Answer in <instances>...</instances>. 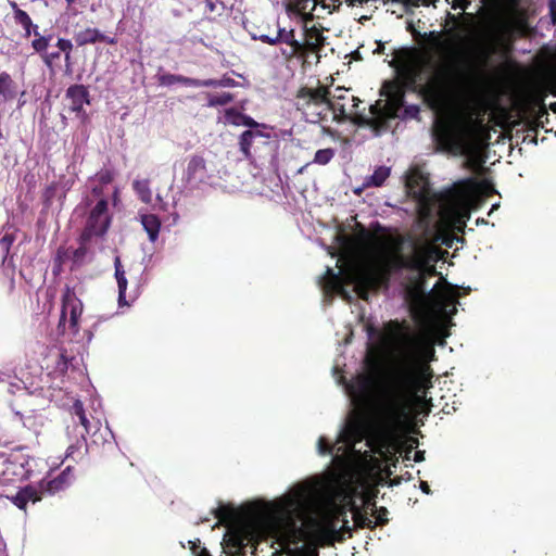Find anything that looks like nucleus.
<instances>
[{"instance_id": "f257e3e1", "label": "nucleus", "mask_w": 556, "mask_h": 556, "mask_svg": "<svg viewBox=\"0 0 556 556\" xmlns=\"http://www.w3.org/2000/svg\"><path fill=\"white\" fill-rule=\"evenodd\" d=\"M396 331V356L389 368L381 389L379 415L389 426H397L407 418L414 402L431 384L429 362L435 351L430 337L409 327L401 328L391 321Z\"/></svg>"}, {"instance_id": "f03ea898", "label": "nucleus", "mask_w": 556, "mask_h": 556, "mask_svg": "<svg viewBox=\"0 0 556 556\" xmlns=\"http://www.w3.org/2000/svg\"><path fill=\"white\" fill-rule=\"evenodd\" d=\"M389 65L396 70L402 85L390 80L383 89L397 104L403 103L406 88L416 92L431 111L442 112L464 96L468 83V73L454 60L438 61L415 47L395 50Z\"/></svg>"}, {"instance_id": "7ed1b4c3", "label": "nucleus", "mask_w": 556, "mask_h": 556, "mask_svg": "<svg viewBox=\"0 0 556 556\" xmlns=\"http://www.w3.org/2000/svg\"><path fill=\"white\" fill-rule=\"evenodd\" d=\"M314 16L307 14L305 17L304 26H302V38L298 39L293 28H278L277 36L270 37L268 35L260 36L263 43L276 46L278 43L286 45L281 49V55L291 61L296 59L301 62L302 67H306L312 63L318 64L320 62V52L326 46L327 38L324 36V27L320 24H312Z\"/></svg>"}, {"instance_id": "20e7f679", "label": "nucleus", "mask_w": 556, "mask_h": 556, "mask_svg": "<svg viewBox=\"0 0 556 556\" xmlns=\"http://www.w3.org/2000/svg\"><path fill=\"white\" fill-rule=\"evenodd\" d=\"M475 109L467 108L453 119H439L433 126V139L441 151L454 154L469 152L471 141L483 127V119Z\"/></svg>"}, {"instance_id": "39448f33", "label": "nucleus", "mask_w": 556, "mask_h": 556, "mask_svg": "<svg viewBox=\"0 0 556 556\" xmlns=\"http://www.w3.org/2000/svg\"><path fill=\"white\" fill-rule=\"evenodd\" d=\"M415 260L418 262L417 268L408 273L402 282L404 299L412 311L424 309L431 292H427V278L435 276L437 268L433 264L434 258L429 245L415 243Z\"/></svg>"}, {"instance_id": "423d86ee", "label": "nucleus", "mask_w": 556, "mask_h": 556, "mask_svg": "<svg viewBox=\"0 0 556 556\" xmlns=\"http://www.w3.org/2000/svg\"><path fill=\"white\" fill-rule=\"evenodd\" d=\"M303 503V490L287 495L282 500L281 514L286 519L285 544L288 547L289 556H319L318 547L321 546L315 536V531L312 534L309 543L299 546L306 538V532L296 523L294 516L300 511Z\"/></svg>"}, {"instance_id": "0eeeda50", "label": "nucleus", "mask_w": 556, "mask_h": 556, "mask_svg": "<svg viewBox=\"0 0 556 556\" xmlns=\"http://www.w3.org/2000/svg\"><path fill=\"white\" fill-rule=\"evenodd\" d=\"M415 243H412V253H396L377 269L364 270L356 277V288L362 299H367L369 291H376L382 286L388 287L390 277L394 273L403 269L413 273V268H417L418 262L415 260Z\"/></svg>"}, {"instance_id": "6e6552de", "label": "nucleus", "mask_w": 556, "mask_h": 556, "mask_svg": "<svg viewBox=\"0 0 556 556\" xmlns=\"http://www.w3.org/2000/svg\"><path fill=\"white\" fill-rule=\"evenodd\" d=\"M528 20L526 15H518L513 20L497 21L489 36V45L480 53L484 63L494 54H509L517 36L526 35Z\"/></svg>"}, {"instance_id": "1a4fd4ad", "label": "nucleus", "mask_w": 556, "mask_h": 556, "mask_svg": "<svg viewBox=\"0 0 556 556\" xmlns=\"http://www.w3.org/2000/svg\"><path fill=\"white\" fill-rule=\"evenodd\" d=\"M75 480L74 469L67 466L58 476L51 479H42L39 482V490L33 485L22 488L14 496L12 503L22 510H26L27 504L41 501L43 494L54 495L68 489Z\"/></svg>"}, {"instance_id": "9d476101", "label": "nucleus", "mask_w": 556, "mask_h": 556, "mask_svg": "<svg viewBox=\"0 0 556 556\" xmlns=\"http://www.w3.org/2000/svg\"><path fill=\"white\" fill-rule=\"evenodd\" d=\"M480 184L475 178H466L445 190L442 199L452 210L458 212L463 219H469L470 205L476 200Z\"/></svg>"}, {"instance_id": "9b49d317", "label": "nucleus", "mask_w": 556, "mask_h": 556, "mask_svg": "<svg viewBox=\"0 0 556 556\" xmlns=\"http://www.w3.org/2000/svg\"><path fill=\"white\" fill-rule=\"evenodd\" d=\"M345 517L344 508H340L333 517H327L321 522L314 521L315 536L320 546H332L336 542L344 541L345 535L352 536V528Z\"/></svg>"}, {"instance_id": "f8f14e48", "label": "nucleus", "mask_w": 556, "mask_h": 556, "mask_svg": "<svg viewBox=\"0 0 556 556\" xmlns=\"http://www.w3.org/2000/svg\"><path fill=\"white\" fill-rule=\"evenodd\" d=\"M111 215L109 213V202L101 198L90 210L85 227L81 231L84 240H91L93 237H103L111 225Z\"/></svg>"}, {"instance_id": "ddd939ff", "label": "nucleus", "mask_w": 556, "mask_h": 556, "mask_svg": "<svg viewBox=\"0 0 556 556\" xmlns=\"http://www.w3.org/2000/svg\"><path fill=\"white\" fill-rule=\"evenodd\" d=\"M84 306L81 301L76 295V292L71 287L66 286L62 295V308L59 320V329L62 328V331H65V326L68 319V329L74 333H78L79 331V319L83 314Z\"/></svg>"}, {"instance_id": "4468645a", "label": "nucleus", "mask_w": 556, "mask_h": 556, "mask_svg": "<svg viewBox=\"0 0 556 556\" xmlns=\"http://www.w3.org/2000/svg\"><path fill=\"white\" fill-rule=\"evenodd\" d=\"M361 100L353 96L349 89L338 87L332 97L329 96L327 106L334 114V118L338 121H352L355 118L356 109Z\"/></svg>"}, {"instance_id": "2eb2a0df", "label": "nucleus", "mask_w": 556, "mask_h": 556, "mask_svg": "<svg viewBox=\"0 0 556 556\" xmlns=\"http://www.w3.org/2000/svg\"><path fill=\"white\" fill-rule=\"evenodd\" d=\"M79 247L74 249L72 247H60L56 251V255L54 258V269L55 274H59L62 270V265L71 262V270L79 268L87 262V257L89 255V243L91 240H84V235L79 236Z\"/></svg>"}, {"instance_id": "dca6fc26", "label": "nucleus", "mask_w": 556, "mask_h": 556, "mask_svg": "<svg viewBox=\"0 0 556 556\" xmlns=\"http://www.w3.org/2000/svg\"><path fill=\"white\" fill-rule=\"evenodd\" d=\"M72 413L77 417V421H74V430L78 432L76 442L67 447V457L75 458V454L84 455L87 453V440L86 435L90 433L91 426L90 421L86 416L84 404L77 400L72 406Z\"/></svg>"}, {"instance_id": "f3484780", "label": "nucleus", "mask_w": 556, "mask_h": 556, "mask_svg": "<svg viewBox=\"0 0 556 556\" xmlns=\"http://www.w3.org/2000/svg\"><path fill=\"white\" fill-rule=\"evenodd\" d=\"M211 177L206 160L202 155L193 154L188 159L182 176V180L188 188L198 189L201 185L206 184Z\"/></svg>"}, {"instance_id": "a211bd4d", "label": "nucleus", "mask_w": 556, "mask_h": 556, "mask_svg": "<svg viewBox=\"0 0 556 556\" xmlns=\"http://www.w3.org/2000/svg\"><path fill=\"white\" fill-rule=\"evenodd\" d=\"M330 91L326 86L317 88L301 87L295 96L296 108L300 111H307L312 106L318 108L328 104Z\"/></svg>"}, {"instance_id": "6ab92c4d", "label": "nucleus", "mask_w": 556, "mask_h": 556, "mask_svg": "<svg viewBox=\"0 0 556 556\" xmlns=\"http://www.w3.org/2000/svg\"><path fill=\"white\" fill-rule=\"evenodd\" d=\"M65 97L70 100V110L76 113V116L81 121H85L87 113L84 105L90 104L88 88L84 85H72L67 88Z\"/></svg>"}, {"instance_id": "aec40b11", "label": "nucleus", "mask_w": 556, "mask_h": 556, "mask_svg": "<svg viewBox=\"0 0 556 556\" xmlns=\"http://www.w3.org/2000/svg\"><path fill=\"white\" fill-rule=\"evenodd\" d=\"M0 442L4 445H10L23 439L25 425L21 417L14 416L2 422Z\"/></svg>"}, {"instance_id": "412c9836", "label": "nucleus", "mask_w": 556, "mask_h": 556, "mask_svg": "<svg viewBox=\"0 0 556 556\" xmlns=\"http://www.w3.org/2000/svg\"><path fill=\"white\" fill-rule=\"evenodd\" d=\"M12 454L0 452V485H5L22 476L24 464L12 459Z\"/></svg>"}, {"instance_id": "4be33fe9", "label": "nucleus", "mask_w": 556, "mask_h": 556, "mask_svg": "<svg viewBox=\"0 0 556 556\" xmlns=\"http://www.w3.org/2000/svg\"><path fill=\"white\" fill-rule=\"evenodd\" d=\"M406 187L413 197L419 201H427L430 193L428 178L418 169H414L406 179Z\"/></svg>"}, {"instance_id": "5701e85b", "label": "nucleus", "mask_w": 556, "mask_h": 556, "mask_svg": "<svg viewBox=\"0 0 556 556\" xmlns=\"http://www.w3.org/2000/svg\"><path fill=\"white\" fill-rule=\"evenodd\" d=\"M371 117H367L364 115H356L353 119V123L358 126H367L371 128L376 134H379L381 130L387 129L388 127V118L386 113L379 108L378 104L370 105Z\"/></svg>"}, {"instance_id": "b1692460", "label": "nucleus", "mask_w": 556, "mask_h": 556, "mask_svg": "<svg viewBox=\"0 0 556 556\" xmlns=\"http://www.w3.org/2000/svg\"><path fill=\"white\" fill-rule=\"evenodd\" d=\"M74 40L78 47L92 45L97 42H104L108 45H115L116 39L102 34L98 28L87 27L74 34Z\"/></svg>"}, {"instance_id": "393cba45", "label": "nucleus", "mask_w": 556, "mask_h": 556, "mask_svg": "<svg viewBox=\"0 0 556 556\" xmlns=\"http://www.w3.org/2000/svg\"><path fill=\"white\" fill-rule=\"evenodd\" d=\"M372 384V376L368 374H358L349 384H346V390L352 396L367 397Z\"/></svg>"}, {"instance_id": "a878e982", "label": "nucleus", "mask_w": 556, "mask_h": 556, "mask_svg": "<svg viewBox=\"0 0 556 556\" xmlns=\"http://www.w3.org/2000/svg\"><path fill=\"white\" fill-rule=\"evenodd\" d=\"M10 5L14 13V21L16 24L21 25L24 29V37L29 38L33 36H39V26L33 23V20L28 15V13L18 8L17 3L12 1Z\"/></svg>"}, {"instance_id": "bb28decb", "label": "nucleus", "mask_w": 556, "mask_h": 556, "mask_svg": "<svg viewBox=\"0 0 556 556\" xmlns=\"http://www.w3.org/2000/svg\"><path fill=\"white\" fill-rule=\"evenodd\" d=\"M225 121L235 126H247L250 128L265 127V125H261L251 116L241 113L236 108H230L225 111Z\"/></svg>"}, {"instance_id": "cd10ccee", "label": "nucleus", "mask_w": 556, "mask_h": 556, "mask_svg": "<svg viewBox=\"0 0 556 556\" xmlns=\"http://www.w3.org/2000/svg\"><path fill=\"white\" fill-rule=\"evenodd\" d=\"M115 277L118 286V303L119 305H130V302L134 301V298H128L126 294L127 290V279L125 276V271L122 267L119 257L115 258Z\"/></svg>"}, {"instance_id": "c85d7f7f", "label": "nucleus", "mask_w": 556, "mask_h": 556, "mask_svg": "<svg viewBox=\"0 0 556 556\" xmlns=\"http://www.w3.org/2000/svg\"><path fill=\"white\" fill-rule=\"evenodd\" d=\"M140 222L143 229L147 231L149 240L155 242L159 238L161 229V220L154 214H141Z\"/></svg>"}, {"instance_id": "c756f323", "label": "nucleus", "mask_w": 556, "mask_h": 556, "mask_svg": "<svg viewBox=\"0 0 556 556\" xmlns=\"http://www.w3.org/2000/svg\"><path fill=\"white\" fill-rule=\"evenodd\" d=\"M200 81L201 79L198 78H191L182 75L177 74H163L159 77V83L162 86H173L175 84H182L188 87H195L200 88Z\"/></svg>"}, {"instance_id": "7c9ffc66", "label": "nucleus", "mask_w": 556, "mask_h": 556, "mask_svg": "<svg viewBox=\"0 0 556 556\" xmlns=\"http://www.w3.org/2000/svg\"><path fill=\"white\" fill-rule=\"evenodd\" d=\"M256 137H267L268 138L269 136L264 135L260 130H252V129L245 130L240 135L239 146H240V151L244 155V157H247V159L251 157V147L253 144V140Z\"/></svg>"}, {"instance_id": "2f4dec72", "label": "nucleus", "mask_w": 556, "mask_h": 556, "mask_svg": "<svg viewBox=\"0 0 556 556\" xmlns=\"http://www.w3.org/2000/svg\"><path fill=\"white\" fill-rule=\"evenodd\" d=\"M0 96L4 101H11L16 97V84L7 72L0 73Z\"/></svg>"}, {"instance_id": "473e14b6", "label": "nucleus", "mask_w": 556, "mask_h": 556, "mask_svg": "<svg viewBox=\"0 0 556 556\" xmlns=\"http://www.w3.org/2000/svg\"><path fill=\"white\" fill-rule=\"evenodd\" d=\"M390 174H391L390 167L379 166L378 168L375 169V172L370 176L366 177L363 185L365 188L381 187L386 182V180L390 177Z\"/></svg>"}, {"instance_id": "72a5a7b5", "label": "nucleus", "mask_w": 556, "mask_h": 556, "mask_svg": "<svg viewBox=\"0 0 556 556\" xmlns=\"http://www.w3.org/2000/svg\"><path fill=\"white\" fill-rule=\"evenodd\" d=\"M352 514H353V520L356 528L359 529H375L374 521L368 517V513L366 510H362L358 506H356L354 503L351 507Z\"/></svg>"}, {"instance_id": "f704fd0d", "label": "nucleus", "mask_w": 556, "mask_h": 556, "mask_svg": "<svg viewBox=\"0 0 556 556\" xmlns=\"http://www.w3.org/2000/svg\"><path fill=\"white\" fill-rule=\"evenodd\" d=\"M407 30H409L414 36H421L434 47H445L450 42L448 40L442 39V33L440 31L432 30L421 35L414 28L412 24H408Z\"/></svg>"}, {"instance_id": "c9c22d12", "label": "nucleus", "mask_w": 556, "mask_h": 556, "mask_svg": "<svg viewBox=\"0 0 556 556\" xmlns=\"http://www.w3.org/2000/svg\"><path fill=\"white\" fill-rule=\"evenodd\" d=\"M132 188L143 203L150 204L152 202V191L148 179L135 180Z\"/></svg>"}, {"instance_id": "e433bc0d", "label": "nucleus", "mask_w": 556, "mask_h": 556, "mask_svg": "<svg viewBox=\"0 0 556 556\" xmlns=\"http://www.w3.org/2000/svg\"><path fill=\"white\" fill-rule=\"evenodd\" d=\"M214 516L220 522L226 523V522L233 521L238 516V511L230 504H226V505L220 504L216 509H214Z\"/></svg>"}, {"instance_id": "4c0bfd02", "label": "nucleus", "mask_w": 556, "mask_h": 556, "mask_svg": "<svg viewBox=\"0 0 556 556\" xmlns=\"http://www.w3.org/2000/svg\"><path fill=\"white\" fill-rule=\"evenodd\" d=\"M235 100V96L230 92H223L220 94H207V106L216 108L231 103Z\"/></svg>"}, {"instance_id": "58836bf2", "label": "nucleus", "mask_w": 556, "mask_h": 556, "mask_svg": "<svg viewBox=\"0 0 556 556\" xmlns=\"http://www.w3.org/2000/svg\"><path fill=\"white\" fill-rule=\"evenodd\" d=\"M56 47L60 51L64 53V61L66 65V72H71V65H72V50H73V43L70 39L65 38H59L56 41Z\"/></svg>"}, {"instance_id": "ea45409f", "label": "nucleus", "mask_w": 556, "mask_h": 556, "mask_svg": "<svg viewBox=\"0 0 556 556\" xmlns=\"http://www.w3.org/2000/svg\"><path fill=\"white\" fill-rule=\"evenodd\" d=\"M236 80L227 75H224L220 79H201L200 87H213V88H219V87H233L236 86Z\"/></svg>"}, {"instance_id": "a19ab883", "label": "nucleus", "mask_w": 556, "mask_h": 556, "mask_svg": "<svg viewBox=\"0 0 556 556\" xmlns=\"http://www.w3.org/2000/svg\"><path fill=\"white\" fill-rule=\"evenodd\" d=\"M34 37L35 38L31 41V48L42 58V55L48 51V47L50 45L51 39L53 38V35L50 34L48 36H42L39 33V36Z\"/></svg>"}, {"instance_id": "79ce46f5", "label": "nucleus", "mask_w": 556, "mask_h": 556, "mask_svg": "<svg viewBox=\"0 0 556 556\" xmlns=\"http://www.w3.org/2000/svg\"><path fill=\"white\" fill-rule=\"evenodd\" d=\"M349 435L355 442H361L365 437L366 425L364 420L354 421L349 426Z\"/></svg>"}, {"instance_id": "37998d69", "label": "nucleus", "mask_w": 556, "mask_h": 556, "mask_svg": "<svg viewBox=\"0 0 556 556\" xmlns=\"http://www.w3.org/2000/svg\"><path fill=\"white\" fill-rule=\"evenodd\" d=\"M15 238L11 233H5L0 240V257L2 264H4L8 260L10 249L14 242Z\"/></svg>"}, {"instance_id": "c03bdc74", "label": "nucleus", "mask_w": 556, "mask_h": 556, "mask_svg": "<svg viewBox=\"0 0 556 556\" xmlns=\"http://www.w3.org/2000/svg\"><path fill=\"white\" fill-rule=\"evenodd\" d=\"M336 152L332 148L320 149L316 151L314 163L318 165H327L334 156Z\"/></svg>"}, {"instance_id": "a18cd8bd", "label": "nucleus", "mask_w": 556, "mask_h": 556, "mask_svg": "<svg viewBox=\"0 0 556 556\" xmlns=\"http://www.w3.org/2000/svg\"><path fill=\"white\" fill-rule=\"evenodd\" d=\"M372 513L371 515L375 517V521H374V525H375V528L377 526H383L386 523H388V509L386 507H377L375 503H372Z\"/></svg>"}, {"instance_id": "49530a36", "label": "nucleus", "mask_w": 556, "mask_h": 556, "mask_svg": "<svg viewBox=\"0 0 556 556\" xmlns=\"http://www.w3.org/2000/svg\"><path fill=\"white\" fill-rule=\"evenodd\" d=\"M544 84L552 94L556 97V66H553L544 73Z\"/></svg>"}, {"instance_id": "de8ad7c7", "label": "nucleus", "mask_w": 556, "mask_h": 556, "mask_svg": "<svg viewBox=\"0 0 556 556\" xmlns=\"http://www.w3.org/2000/svg\"><path fill=\"white\" fill-rule=\"evenodd\" d=\"M61 53H63L62 51H52V52H46L43 55H42V62L45 63V65L51 71L53 72V68H54V65L56 63V61L60 60V56H61Z\"/></svg>"}, {"instance_id": "09e8293b", "label": "nucleus", "mask_w": 556, "mask_h": 556, "mask_svg": "<svg viewBox=\"0 0 556 556\" xmlns=\"http://www.w3.org/2000/svg\"><path fill=\"white\" fill-rule=\"evenodd\" d=\"M309 1L311 0H292V3L290 5V10L303 15V24L305 23V17L308 14L305 12V10ZM309 14L313 16L312 13Z\"/></svg>"}, {"instance_id": "8fccbe9b", "label": "nucleus", "mask_w": 556, "mask_h": 556, "mask_svg": "<svg viewBox=\"0 0 556 556\" xmlns=\"http://www.w3.org/2000/svg\"><path fill=\"white\" fill-rule=\"evenodd\" d=\"M96 179L99 181L100 185H109L114 179V174L110 169H102L96 175Z\"/></svg>"}, {"instance_id": "3c124183", "label": "nucleus", "mask_w": 556, "mask_h": 556, "mask_svg": "<svg viewBox=\"0 0 556 556\" xmlns=\"http://www.w3.org/2000/svg\"><path fill=\"white\" fill-rule=\"evenodd\" d=\"M333 451V446L327 441L326 438L320 437L318 439V452L321 455L331 454Z\"/></svg>"}, {"instance_id": "603ef678", "label": "nucleus", "mask_w": 556, "mask_h": 556, "mask_svg": "<svg viewBox=\"0 0 556 556\" xmlns=\"http://www.w3.org/2000/svg\"><path fill=\"white\" fill-rule=\"evenodd\" d=\"M56 368L58 370H60L62 374L66 372L67 369H68V358L67 356L65 355V353L61 352L58 354V363H56Z\"/></svg>"}, {"instance_id": "864d4df0", "label": "nucleus", "mask_w": 556, "mask_h": 556, "mask_svg": "<svg viewBox=\"0 0 556 556\" xmlns=\"http://www.w3.org/2000/svg\"><path fill=\"white\" fill-rule=\"evenodd\" d=\"M453 10L462 9L463 11L467 10L471 3V0H446Z\"/></svg>"}, {"instance_id": "5fc2aeb1", "label": "nucleus", "mask_w": 556, "mask_h": 556, "mask_svg": "<svg viewBox=\"0 0 556 556\" xmlns=\"http://www.w3.org/2000/svg\"><path fill=\"white\" fill-rule=\"evenodd\" d=\"M205 12H216L218 5L223 8V2L219 0H205Z\"/></svg>"}, {"instance_id": "6e6d98bb", "label": "nucleus", "mask_w": 556, "mask_h": 556, "mask_svg": "<svg viewBox=\"0 0 556 556\" xmlns=\"http://www.w3.org/2000/svg\"><path fill=\"white\" fill-rule=\"evenodd\" d=\"M548 116V112H547V109L545 106V104L541 101L538 103V112H536V118L538 119H541L543 117H546L547 118Z\"/></svg>"}, {"instance_id": "4d7b16f0", "label": "nucleus", "mask_w": 556, "mask_h": 556, "mask_svg": "<svg viewBox=\"0 0 556 556\" xmlns=\"http://www.w3.org/2000/svg\"><path fill=\"white\" fill-rule=\"evenodd\" d=\"M549 15L552 23L556 24V0H548Z\"/></svg>"}, {"instance_id": "13d9d810", "label": "nucleus", "mask_w": 556, "mask_h": 556, "mask_svg": "<svg viewBox=\"0 0 556 556\" xmlns=\"http://www.w3.org/2000/svg\"><path fill=\"white\" fill-rule=\"evenodd\" d=\"M103 186L104 185H100V186H94L91 190L92 194L97 198H100L103 195Z\"/></svg>"}, {"instance_id": "bf43d9fd", "label": "nucleus", "mask_w": 556, "mask_h": 556, "mask_svg": "<svg viewBox=\"0 0 556 556\" xmlns=\"http://www.w3.org/2000/svg\"><path fill=\"white\" fill-rule=\"evenodd\" d=\"M384 43L382 41H377V48L374 50L375 54H383L384 53Z\"/></svg>"}, {"instance_id": "052dcab7", "label": "nucleus", "mask_w": 556, "mask_h": 556, "mask_svg": "<svg viewBox=\"0 0 556 556\" xmlns=\"http://www.w3.org/2000/svg\"><path fill=\"white\" fill-rule=\"evenodd\" d=\"M447 23L457 24L458 23V16L455 14H452L451 12L446 13Z\"/></svg>"}, {"instance_id": "680f3d73", "label": "nucleus", "mask_w": 556, "mask_h": 556, "mask_svg": "<svg viewBox=\"0 0 556 556\" xmlns=\"http://www.w3.org/2000/svg\"><path fill=\"white\" fill-rule=\"evenodd\" d=\"M425 459V451H417L414 456V460L416 463L422 462Z\"/></svg>"}, {"instance_id": "e2e57ef3", "label": "nucleus", "mask_w": 556, "mask_h": 556, "mask_svg": "<svg viewBox=\"0 0 556 556\" xmlns=\"http://www.w3.org/2000/svg\"><path fill=\"white\" fill-rule=\"evenodd\" d=\"M420 488H421V490H422V492H424V493H426V494H429V493H430V486H429V484H428L427 482L421 481V483H420Z\"/></svg>"}, {"instance_id": "0e129e2a", "label": "nucleus", "mask_w": 556, "mask_h": 556, "mask_svg": "<svg viewBox=\"0 0 556 556\" xmlns=\"http://www.w3.org/2000/svg\"><path fill=\"white\" fill-rule=\"evenodd\" d=\"M198 556H211V554L205 547H202Z\"/></svg>"}, {"instance_id": "69168bd1", "label": "nucleus", "mask_w": 556, "mask_h": 556, "mask_svg": "<svg viewBox=\"0 0 556 556\" xmlns=\"http://www.w3.org/2000/svg\"><path fill=\"white\" fill-rule=\"evenodd\" d=\"M445 34H447L448 36H455L456 35L455 27H451L448 29L445 28Z\"/></svg>"}, {"instance_id": "338daca9", "label": "nucleus", "mask_w": 556, "mask_h": 556, "mask_svg": "<svg viewBox=\"0 0 556 556\" xmlns=\"http://www.w3.org/2000/svg\"><path fill=\"white\" fill-rule=\"evenodd\" d=\"M192 543V546H191V551L193 553H197V548L199 547L194 542H191Z\"/></svg>"}, {"instance_id": "774afa93", "label": "nucleus", "mask_w": 556, "mask_h": 556, "mask_svg": "<svg viewBox=\"0 0 556 556\" xmlns=\"http://www.w3.org/2000/svg\"><path fill=\"white\" fill-rule=\"evenodd\" d=\"M549 108L554 113H556V102L552 103Z\"/></svg>"}]
</instances>
